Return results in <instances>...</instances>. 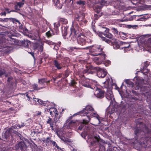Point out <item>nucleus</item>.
Segmentation results:
<instances>
[{
	"mask_svg": "<svg viewBox=\"0 0 151 151\" xmlns=\"http://www.w3.org/2000/svg\"><path fill=\"white\" fill-rule=\"evenodd\" d=\"M88 121L86 119H83L82 122H80L78 124V130H83L85 133L88 132L90 130V127L88 124Z\"/></svg>",
	"mask_w": 151,
	"mask_h": 151,
	"instance_id": "nucleus-7",
	"label": "nucleus"
},
{
	"mask_svg": "<svg viewBox=\"0 0 151 151\" xmlns=\"http://www.w3.org/2000/svg\"><path fill=\"white\" fill-rule=\"evenodd\" d=\"M21 43L24 47H27L29 44L30 43V42L27 40H24L21 41Z\"/></svg>",
	"mask_w": 151,
	"mask_h": 151,
	"instance_id": "nucleus-34",
	"label": "nucleus"
},
{
	"mask_svg": "<svg viewBox=\"0 0 151 151\" xmlns=\"http://www.w3.org/2000/svg\"><path fill=\"white\" fill-rule=\"evenodd\" d=\"M51 144L52 145L53 147H55L57 149L63 151V149L59 147L55 141L52 140Z\"/></svg>",
	"mask_w": 151,
	"mask_h": 151,
	"instance_id": "nucleus-35",
	"label": "nucleus"
},
{
	"mask_svg": "<svg viewBox=\"0 0 151 151\" xmlns=\"http://www.w3.org/2000/svg\"><path fill=\"white\" fill-rule=\"evenodd\" d=\"M60 132H56L58 136L63 141H64L65 139V137L62 136L60 134Z\"/></svg>",
	"mask_w": 151,
	"mask_h": 151,
	"instance_id": "nucleus-45",
	"label": "nucleus"
},
{
	"mask_svg": "<svg viewBox=\"0 0 151 151\" xmlns=\"http://www.w3.org/2000/svg\"><path fill=\"white\" fill-rule=\"evenodd\" d=\"M5 73V71L4 70H0V76H2Z\"/></svg>",
	"mask_w": 151,
	"mask_h": 151,
	"instance_id": "nucleus-63",
	"label": "nucleus"
},
{
	"mask_svg": "<svg viewBox=\"0 0 151 151\" xmlns=\"http://www.w3.org/2000/svg\"><path fill=\"white\" fill-rule=\"evenodd\" d=\"M111 61L109 60H106L104 63V65L106 66H109L111 64Z\"/></svg>",
	"mask_w": 151,
	"mask_h": 151,
	"instance_id": "nucleus-51",
	"label": "nucleus"
},
{
	"mask_svg": "<svg viewBox=\"0 0 151 151\" xmlns=\"http://www.w3.org/2000/svg\"><path fill=\"white\" fill-rule=\"evenodd\" d=\"M110 79L109 78H108L106 81L104 83L102 87L103 88H106L107 89V90L109 89V82Z\"/></svg>",
	"mask_w": 151,
	"mask_h": 151,
	"instance_id": "nucleus-25",
	"label": "nucleus"
},
{
	"mask_svg": "<svg viewBox=\"0 0 151 151\" xmlns=\"http://www.w3.org/2000/svg\"><path fill=\"white\" fill-rule=\"evenodd\" d=\"M60 23H61L62 24H67L68 23L67 20L65 18H62L60 17H58V21Z\"/></svg>",
	"mask_w": 151,
	"mask_h": 151,
	"instance_id": "nucleus-30",
	"label": "nucleus"
},
{
	"mask_svg": "<svg viewBox=\"0 0 151 151\" xmlns=\"http://www.w3.org/2000/svg\"><path fill=\"white\" fill-rule=\"evenodd\" d=\"M49 106L50 105L46 108H45V112L47 114L49 112L50 114L52 116L55 115L53 122L56 123L59 120L60 118V116L59 115L58 111L55 108L50 107Z\"/></svg>",
	"mask_w": 151,
	"mask_h": 151,
	"instance_id": "nucleus-5",
	"label": "nucleus"
},
{
	"mask_svg": "<svg viewBox=\"0 0 151 151\" xmlns=\"http://www.w3.org/2000/svg\"><path fill=\"white\" fill-rule=\"evenodd\" d=\"M86 37L82 34L78 35L77 42L78 44L83 45L86 44Z\"/></svg>",
	"mask_w": 151,
	"mask_h": 151,
	"instance_id": "nucleus-13",
	"label": "nucleus"
},
{
	"mask_svg": "<svg viewBox=\"0 0 151 151\" xmlns=\"http://www.w3.org/2000/svg\"><path fill=\"white\" fill-rule=\"evenodd\" d=\"M46 43L49 45H53L55 44V43L52 42L51 41L48 40L46 41Z\"/></svg>",
	"mask_w": 151,
	"mask_h": 151,
	"instance_id": "nucleus-55",
	"label": "nucleus"
},
{
	"mask_svg": "<svg viewBox=\"0 0 151 151\" xmlns=\"http://www.w3.org/2000/svg\"><path fill=\"white\" fill-rule=\"evenodd\" d=\"M40 44L38 43H34L33 44L32 48L34 50L38 49Z\"/></svg>",
	"mask_w": 151,
	"mask_h": 151,
	"instance_id": "nucleus-42",
	"label": "nucleus"
},
{
	"mask_svg": "<svg viewBox=\"0 0 151 151\" xmlns=\"http://www.w3.org/2000/svg\"><path fill=\"white\" fill-rule=\"evenodd\" d=\"M93 111L94 109L92 106L90 105H87L85 107V108L83 109L82 111L78 112L77 113L74 114L73 116L83 114L86 115L88 119L87 120L88 121V122L90 120V117L96 116V118L98 119H99L98 118L99 116L96 114V113L92 112V111Z\"/></svg>",
	"mask_w": 151,
	"mask_h": 151,
	"instance_id": "nucleus-3",
	"label": "nucleus"
},
{
	"mask_svg": "<svg viewBox=\"0 0 151 151\" xmlns=\"http://www.w3.org/2000/svg\"><path fill=\"white\" fill-rule=\"evenodd\" d=\"M116 149L114 147H111L109 148V149L107 150V151H114V149Z\"/></svg>",
	"mask_w": 151,
	"mask_h": 151,
	"instance_id": "nucleus-58",
	"label": "nucleus"
},
{
	"mask_svg": "<svg viewBox=\"0 0 151 151\" xmlns=\"http://www.w3.org/2000/svg\"><path fill=\"white\" fill-rule=\"evenodd\" d=\"M103 50V48L101 47V45H95L92 46L90 50V54L92 56L101 55Z\"/></svg>",
	"mask_w": 151,
	"mask_h": 151,
	"instance_id": "nucleus-6",
	"label": "nucleus"
},
{
	"mask_svg": "<svg viewBox=\"0 0 151 151\" xmlns=\"http://www.w3.org/2000/svg\"><path fill=\"white\" fill-rule=\"evenodd\" d=\"M60 24L58 22L55 23L54 24V28L53 29L58 35L59 33L58 27L60 26Z\"/></svg>",
	"mask_w": 151,
	"mask_h": 151,
	"instance_id": "nucleus-26",
	"label": "nucleus"
},
{
	"mask_svg": "<svg viewBox=\"0 0 151 151\" xmlns=\"http://www.w3.org/2000/svg\"><path fill=\"white\" fill-rule=\"evenodd\" d=\"M126 44L125 42H123L120 41L114 42L113 44V47L115 49H118Z\"/></svg>",
	"mask_w": 151,
	"mask_h": 151,
	"instance_id": "nucleus-16",
	"label": "nucleus"
},
{
	"mask_svg": "<svg viewBox=\"0 0 151 151\" xmlns=\"http://www.w3.org/2000/svg\"><path fill=\"white\" fill-rule=\"evenodd\" d=\"M7 40L8 41L7 43L11 45H14L16 43L15 39L10 37L7 39Z\"/></svg>",
	"mask_w": 151,
	"mask_h": 151,
	"instance_id": "nucleus-29",
	"label": "nucleus"
},
{
	"mask_svg": "<svg viewBox=\"0 0 151 151\" xmlns=\"http://www.w3.org/2000/svg\"><path fill=\"white\" fill-rule=\"evenodd\" d=\"M93 8L97 13H99L101 11V6L96 4L93 6Z\"/></svg>",
	"mask_w": 151,
	"mask_h": 151,
	"instance_id": "nucleus-27",
	"label": "nucleus"
},
{
	"mask_svg": "<svg viewBox=\"0 0 151 151\" xmlns=\"http://www.w3.org/2000/svg\"><path fill=\"white\" fill-rule=\"evenodd\" d=\"M100 37H101L102 41H105L107 43L110 44L111 43V40L107 39L105 37H103L102 35Z\"/></svg>",
	"mask_w": 151,
	"mask_h": 151,
	"instance_id": "nucleus-41",
	"label": "nucleus"
},
{
	"mask_svg": "<svg viewBox=\"0 0 151 151\" xmlns=\"http://www.w3.org/2000/svg\"><path fill=\"white\" fill-rule=\"evenodd\" d=\"M92 42L93 40H92L86 37V42L88 43H91Z\"/></svg>",
	"mask_w": 151,
	"mask_h": 151,
	"instance_id": "nucleus-52",
	"label": "nucleus"
},
{
	"mask_svg": "<svg viewBox=\"0 0 151 151\" xmlns=\"http://www.w3.org/2000/svg\"><path fill=\"white\" fill-rule=\"evenodd\" d=\"M74 22L73 24L74 26H72L70 28V33L68 35L69 37H76L78 35V30H76L75 28L78 30L79 27L78 24L81 27L86 25L87 22V20L82 15L76 14L75 15L74 18Z\"/></svg>",
	"mask_w": 151,
	"mask_h": 151,
	"instance_id": "nucleus-2",
	"label": "nucleus"
},
{
	"mask_svg": "<svg viewBox=\"0 0 151 151\" xmlns=\"http://www.w3.org/2000/svg\"><path fill=\"white\" fill-rule=\"evenodd\" d=\"M26 145L24 142H19L15 145L14 150H19L22 151L24 150Z\"/></svg>",
	"mask_w": 151,
	"mask_h": 151,
	"instance_id": "nucleus-14",
	"label": "nucleus"
},
{
	"mask_svg": "<svg viewBox=\"0 0 151 151\" xmlns=\"http://www.w3.org/2000/svg\"><path fill=\"white\" fill-rule=\"evenodd\" d=\"M32 87L33 88L34 90H39L43 88L42 87L39 88L38 87V85L37 84H35L32 85Z\"/></svg>",
	"mask_w": 151,
	"mask_h": 151,
	"instance_id": "nucleus-44",
	"label": "nucleus"
},
{
	"mask_svg": "<svg viewBox=\"0 0 151 151\" xmlns=\"http://www.w3.org/2000/svg\"><path fill=\"white\" fill-rule=\"evenodd\" d=\"M5 49L4 50V52L5 53H8L9 52L13 49V47L11 46H6L4 47Z\"/></svg>",
	"mask_w": 151,
	"mask_h": 151,
	"instance_id": "nucleus-32",
	"label": "nucleus"
},
{
	"mask_svg": "<svg viewBox=\"0 0 151 151\" xmlns=\"http://www.w3.org/2000/svg\"><path fill=\"white\" fill-rule=\"evenodd\" d=\"M94 89L95 90L94 94L98 98L101 99L104 97V91L97 87H93Z\"/></svg>",
	"mask_w": 151,
	"mask_h": 151,
	"instance_id": "nucleus-11",
	"label": "nucleus"
},
{
	"mask_svg": "<svg viewBox=\"0 0 151 151\" xmlns=\"http://www.w3.org/2000/svg\"><path fill=\"white\" fill-rule=\"evenodd\" d=\"M139 89L140 90V91L142 92V93H147L148 91L149 90V87H147L146 86L139 87L138 86H137L135 87L136 90H138Z\"/></svg>",
	"mask_w": 151,
	"mask_h": 151,
	"instance_id": "nucleus-18",
	"label": "nucleus"
},
{
	"mask_svg": "<svg viewBox=\"0 0 151 151\" xmlns=\"http://www.w3.org/2000/svg\"><path fill=\"white\" fill-rule=\"evenodd\" d=\"M103 29H104V31L103 32H99L100 37H101V35H102L103 34L105 37L111 39L112 40H114L115 38L113 35L109 32V29L106 28H104Z\"/></svg>",
	"mask_w": 151,
	"mask_h": 151,
	"instance_id": "nucleus-10",
	"label": "nucleus"
},
{
	"mask_svg": "<svg viewBox=\"0 0 151 151\" xmlns=\"http://www.w3.org/2000/svg\"><path fill=\"white\" fill-rule=\"evenodd\" d=\"M63 0H56L55 1V6L58 8V9H61L63 5Z\"/></svg>",
	"mask_w": 151,
	"mask_h": 151,
	"instance_id": "nucleus-22",
	"label": "nucleus"
},
{
	"mask_svg": "<svg viewBox=\"0 0 151 151\" xmlns=\"http://www.w3.org/2000/svg\"><path fill=\"white\" fill-rule=\"evenodd\" d=\"M106 57V55L103 54L101 55L99 58H97L96 59V63L97 65L101 64L105 60Z\"/></svg>",
	"mask_w": 151,
	"mask_h": 151,
	"instance_id": "nucleus-17",
	"label": "nucleus"
},
{
	"mask_svg": "<svg viewBox=\"0 0 151 151\" xmlns=\"http://www.w3.org/2000/svg\"><path fill=\"white\" fill-rule=\"evenodd\" d=\"M63 73H60L58 74L56 76V78H63Z\"/></svg>",
	"mask_w": 151,
	"mask_h": 151,
	"instance_id": "nucleus-54",
	"label": "nucleus"
},
{
	"mask_svg": "<svg viewBox=\"0 0 151 151\" xmlns=\"http://www.w3.org/2000/svg\"><path fill=\"white\" fill-rule=\"evenodd\" d=\"M13 129L12 128H8L6 131L4 135L2 136V138L7 141L9 140L10 136H12Z\"/></svg>",
	"mask_w": 151,
	"mask_h": 151,
	"instance_id": "nucleus-12",
	"label": "nucleus"
},
{
	"mask_svg": "<svg viewBox=\"0 0 151 151\" xmlns=\"http://www.w3.org/2000/svg\"><path fill=\"white\" fill-rule=\"evenodd\" d=\"M50 81H47L46 79L45 78H42L38 79V82L41 84L46 83L47 84H48L50 83Z\"/></svg>",
	"mask_w": 151,
	"mask_h": 151,
	"instance_id": "nucleus-33",
	"label": "nucleus"
},
{
	"mask_svg": "<svg viewBox=\"0 0 151 151\" xmlns=\"http://www.w3.org/2000/svg\"><path fill=\"white\" fill-rule=\"evenodd\" d=\"M111 30L112 33L115 36L118 35L119 33L118 30L117 28H116L114 27H112L111 29Z\"/></svg>",
	"mask_w": 151,
	"mask_h": 151,
	"instance_id": "nucleus-38",
	"label": "nucleus"
},
{
	"mask_svg": "<svg viewBox=\"0 0 151 151\" xmlns=\"http://www.w3.org/2000/svg\"><path fill=\"white\" fill-rule=\"evenodd\" d=\"M86 69L82 71L81 73L79 74V76L81 78H86L85 76L89 74V70L90 69H94V67L90 64H87L86 65Z\"/></svg>",
	"mask_w": 151,
	"mask_h": 151,
	"instance_id": "nucleus-9",
	"label": "nucleus"
},
{
	"mask_svg": "<svg viewBox=\"0 0 151 151\" xmlns=\"http://www.w3.org/2000/svg\"><path fill=\"white\" fill-rule=\"evenodd\" d=\"M5 40L4 36L0 34V44L3 43Z\"/></svg>",
	"mask_w": 151,
	"mask_h": 151,
	"instance_id": "nucleus-47",
	"label": "nucleus"
},
{
	"mask_svg": "<svg viewBox=\"0 0 151 151\" xmlns=\"http://www.w3.org/2000/svg\"><path fill=\"white\" fill-rule=\"evenodd\" d=\"M43 46L42 45H40L38 49V51L39 52H42L43 51Z\"/></svg>",
	"mask_w": 151,
	"mask_h": 151,
	"instance_id": "nucleus-49",
	"label": "nucleus"
},
{
	"mask_svg": "<svg viewBox=\"0 0 151 151\" xmlns=\"http://www.w3.org/2000/svg\"><path fill=\"white\" fill-rule=\"evenodd\" d=\"M107 72L106 69H101L98 70L97 75L99 78H104L106 75Z\"/></svg>",
	"mask_w": 151,
	"mask_h": 151,
	"instance_id": "nucleus-15",
	"label": "nucleus"
},
{
	"mask_svg": "<svg viewBox=\"0 0 151 151\" xmlns=\"http://www.w3.org/2000/svg\"><path fill=\"white\" fill-rule=\"evenodd\" d=\"M13 80V78L12 77H9L8 78V79L7 80V81L9 83H10L11 81Z\"/></svg>",
	"mask_w": 151,
	"mask_h": 151,
	"instance_id": "nucleus-64",
	"label": "nucleus"
},
{
	"mask_svg": "<svg viewBox=\"0 0 151 151\" xmlns=\"http://www.w3.org/2000/svg\"><path fill=\"white\" fill-rule=\"evenodd\" d=\"M147 19V18L145 17V16H143L142 17H141L140 18L137 19V20L138 21H145Z\"/></svg>",
	"mask_w": 151,
	"mask_h": 151,
	"instance_id": "nucleus-50",
	"label": "nucleus"
},
{
	"mask_svg": "<svg viewBox=\"0 0 151 151\" xmlns=\"http://www.w3.org/2000/svg\"><path fill=\"white\" fill-rule=\"evenodd\" d=\"M144 44L146 47L151 48V37L145 41Z\"/></svg>",
	"mask_w": 151,
	"mask_h": 151,
	"instance_id": "nucleus-28",
	"label": "nucleus"
},
{
	"mask_svg": "<svg viewBox=\"0 0 151 151\" xmlns=\"http://www.w3.org/2000/svg\"><path fill=\"white\" fill-rule=\"evenodd\" d=\"M137 126L134 131L135 139L139 142L143 147H146L148 143L151 134V129L142 122H137Z\"/></svg>",
	"mask_w": 151,
	"mask_h": 151,
	"instance_id": "nucleus-1",
	"label": "nucleus"
},
{
	"mask_svg": "<svg viewBox=\"0 0 151 151\" xmlns=\"http://www.w3.org/2000/svg\"><path fill=\"white\" fill-rule=\"evenodd\" d=\"M35 99L37 100V102L39 104L44 106L48 107L50 104V103L48 101H43L41 99L37 98H35Z\"/></svg>",
	"mask_w": 151,
	"mask_h": 151,
	"instance_id": "nucleus-23",
	"label": "nucleus"
},
{
	"mask_svg": "<svg viewBox=\"0 0 151 151\" xmlns=\"http://www.w3.org/2000/svg\"><path fill=\"white\" fill-rule=\"evenodd\" d=\"M53 65L57 68L58 70H60L62 68L63 65L61 63H60L56 60H55L53 61Z\"/></svg>",
	"mask_w": 151,
	"mask_h": 151,
	"instance_id": "nucleus-20",
	"label": "nucleus"
},
{
	"mask_svg": "<svg viewBox=\"0 0 151 151\" xmlns=\"http://www.w3.org/2000/svg\"><path fill=\"white\" fill-rule=\"evenodd\" d=\"M130 45L128 44L127 46H124L122 45V46L121 47V48L122 49H124V52H126L127 51L130 50Z\"/></svg>",
	"mask_w": 151,
	"mask_h": 151,
	"instance_id": "nucleus-40",
	"label": "nucleus"
},
{
	"mask_svg": "<svg viewBox=\"0 0 151 151\" xmlns=\"http://www.w3.org/2000/svg\"><path fill=\"white\" fill-rule=\"evenodd\" d=\"M18 6H17V4H16L14 6V9L16 11H19L20 10V9L19 8H18Z\"/></svg>",
	"mask_w": 151,
	"mask_h": 151,
	"instance_id": "nucleus-62",
	"label": "nucleus"
},
{
	"mask_svg": "<svg viewBox=\"0 0 151 151\" xmlns=\"http://www.w3.org/2000/svg\"><path fill=\"white\" fill-rule=\"evenodd\" d=\"M63 142H64L65 143H70L72 142L71 140L70 139L66 138L65 139Z\"/></svg>",
	"mask_w": 151,
	"mask_h": 151,
	"instance_id": "nucleus-57",
	"label": "nucleus"
},
{
	"mask_svg": "<svg viewBox=\"0 0 151 151\" xmlns=\"http://www.w3.org/2000/svg\"><path fill=\"white\" fill-rule=\"evenodd\" d=\"M125 83L129 85V87H132L134 83L128 80H127L125 81Z\"/></svg>",
	"mask_w": 151,
	"mask_h": 151,
	"instance_id": "nucleus-46",
	"label": "nucleus"
},
{
	"mask_svg": "<svg viewBox=\"0 0 151 151\" xmlns=\"http://www.w3.org/2000/svg\"><path fill=\"white\" fill-rule=\"evenodd\" d=\"M45 35L47 38H50L52 37L53 35H58V34L52 29L46 32Z\"/></svg>",
	"mask_w": 151,
	"mask_h": 151,
	"instance_id": "nucleus-21",
	"label": "nucleus"
},
{
	"mask_svg": "<svg viewBox=\"0 0 151 151\" xmlns=\"http://www.w3.org/2000/svg\"><path fill=\"white\" fill-rule=\"evenodd\" d=\"M13 134H16L18 136L20 137V136L21 135V134L20 133H19V132H18L17 131H15L13 129V132H12V135Z\"/></svg>",
	"mask_w": 151,
	"mask_h": 151,
	"instance_id": "nucleus-53",
	"label": "nucleus"
},
{
	"mask_svg": "<svg viewBox=\"0 0 151 151\" xmlns=\"http://www.w3.org/2000/svg\"><path fill=\"white\" fill-rule=\"evenodd\" d=\"M149 65V63L148 61H146L145 63V66L144 68H146Z\"/></svg>",
	"mask_w": 151,
	"mask_h": 151,
	"instance_id": "nucleus-61",
	"label": "nucleus"
},
{
	"mask_svg": "<svg viewBox=\"0 0 151 151\" xmlns=\"http://www.w3.org/2000/svg\"><path fill=\"white\" fill-rule=\"evenodd\" d=\"M81 49L79 48H77L74 47H71L70 48V50L71 51H73L75 49Z\"/></svg>",
	"mask_w": 151,
	"mask_h": 151,
	"instance_id": "nucleus-60",
	"label": "nucleus"
},
{
	"mask_svg": "<svg viewBox=\"0 0 151 151\" xmlns=\"http://www.w3.org/2000/svg\"><path fill=\"white\" fill-rule=\"evenodd\" d=\"M101 15H98L97 14H94V17L95 18V19L96 20H97L100 17Z\"/></svg>",
	"mask_w": 151,
	"mask_h": 151,
	"instance_id": "nucleus-59",
	"label": "nucleus"
},
{
	"mask_svg": "<svg viewBox=\"0 0 151 151\" xmlns=\"http://www.w3.org/2000/svg\"><path fill=\"white\" fill-rule=\"evenodd\" d=\"M68 28V27H67L66 26V27H65L63 26L62 28L63 35L64 38L65 39L66 38L68 39V37H67L68 36L67 30Z\"/></svg>",
	"mask_w": 151,
	"mask_h": 151,
	"instance_id": "nucleus-19",
	"label": "nucleus"
},
{
	"mask_svg": "<svg viewBox=\"0 0 151 151\" xmlns=\"http://www.w3.org/2000/svg\"><path fill=\"white\" fill-rule=\"evenodd\" d=\"M46 122L47 124H49L50 125L51 129L52 130H53L54 129L53 126V122L52 119L51 118H49L47 120Z\"/></svg>",
	"mask_w": 151,
	"mask_h": 151,
	"instance_id": "nucleus-31",
	"label": "nucleus"
},
{
	"mask_svg": "<svg viewBox=\"0 0 151 151\" xmlns=\"http://www.w3.org/2000/svg\"><path fill=\"white\" fill-rule=\"evenodd\" d=\"M82 85L86 87L91 88L92 89H94L93 86H92L90 85L89 84V83L86 82H83L82 83Z\"/></svg>",
	"mask_w": 151,
	"mask_h": 151,
	"instance_id": "nucleus-36",
	"label": "nucleus"
},
{
	"mask_svg": "<svg viewBox=\"0 0 151 151\" xmlns=\"http://www.w3.org/2000/svg\"><path fill=\"white\" fill-rule=\"evenodd\" d=\"M24 0H22L21 2H16L15 3L20 9L23 6V5L24 4Z\"/></svg>",
	"mask_w": 151,
	"mask_h": 151,
	"instance_id": "nucleus-37",
	"label": "nucleus"
},
{
	"mask_svg": "<svg viewBox=\"0 0 151 151\" xmlns=\"http://www.w3.org/2000/svg\"><path fill=\"white\" fill-rule=\"evenodd\" d=\"M9 19L12 22L14 23H16V22H17L19 24H20L21 23L18 20L14 18H10Z\"/></svg>",
	"mask_w": 151,
	"mask_h": 151,
	"instance_id": "nucleus-43",
	"label": "nucleus"
},
{
	"mask_svg": "<svg viewBox=\"0 0 151 151\" xmlns=\"http://www.w3.org/2000/svg\"><path fill=\"white\" fill-rule=\"evenodd\" d=\"M46 134L47 135L46 138L41 139L40 141L42 142L43 146H47L50 145V144H51L52 140V136L48 133H46Z\"/></svg>",
	"mask_w": 151,
	"mask_h": 151,
	"instance_id": "nucleus-8",
	"label": "nucleus"
},
{
	"mask_svg": "<svg viewBox=\"0 0 151 151\" xmlns=\"http://www.w3.org/2000/svg\"><path fill=\"white\" fill-rule=\"evenodd\" d=\"M70 73V70L68 69H67L66 70H65V73L63 74V78L64 79L68 77L69 76Z\"/></svg>",
	"mask_w": 151,
	"mask_h": 151,
	"instance_id": "nucleus-39",
	"label": "nucleus"
},
{
	"mask_svg": "<svg viewBox=\"0 0 151 151\" xmlns=\"http://www.w3.org/2000/svg\"><path fill=\"white\" fill-rule=\"evenodd\" d=\"M99 2L100 3V4L102 5H104L106 3V1L104 0H99Z\"/></svg>",
	"mask_w": 151,
	"mask_h": 151,
	"instance_id": "nucleus-56",
	"label": "nucleus"
},
{
	"mask_svg": "<svg viewBox=\"0 0 151 151\" xmlns=\"http://www.w3.org/2000/svg\"><path fill=\"white\" fill-rule=\"evenodd\" d=\"M86 3V2L84 1H81L80 0L79 1H77L76 2V4H77L79 5H84Z\"/></svg>",
	"mask_w": 151,
	"mask_h": 151,
	"instance_id": "nucleus-48",
	"label": "nucleus"
},
{
	"mask_svg": "<svg viewBox=\"0 0 151 151\" xmlns=\"http://www.w3.org/2000/svg\"><path fill=\"white\" fill-rule=\"evenodd\" d=\"M94 138L96 141L93 140L91 142V145L94 147L93 151H105V147L100 144L104 143V141L99 136H95Z\"/></svg>",
	"mask_w": 151,
	"mask_h": 151,
	"instance_id": "nucleus-4",
	"label": "nucleus"
},
{
	"mask_svg": "<svg viewBox=\"0 0 151 151\" xmlns=\"http://www.w3.org/2000/svg\"><path fill=\"white\" fill-rule=\"evenodd\" d=\"M107 92L106 95V97L109 100H111L112 101V99L113 96L112 91L110 90H107Z\"/></svg>",
	"mask_w": 151,
	"mask_h": 151,
	"instance_id": "nucleus-24",
	"label": "nucleus"
}]
</instances>
